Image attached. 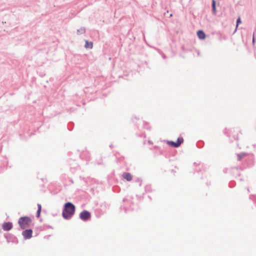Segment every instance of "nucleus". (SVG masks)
<instances>
[{"instance_id": "obj_1", "label": "nucleus", "mask_w": 256, "mask_h": 256, "mask_svg": "<svg viewBox=\"0 0 256 256\" xmlns=\"http://www.w3.org/2000/svg\"><path fill=\"white\" fill-rule=\"evenodd\" d=\"M74 206L70 202H67L64 205V208L62 212V216L64 218L68 219L74 214Z\"/></svg>"}, {"instance_id": "obj_2", "label": "nucleus", "mask_w": 256, "mask_h": 256, "mask_svg": "<svg viewBox=\"0 0 256 256\" xmlns=\"http://www.w3.org/2000/svg\"><path fill=\"white\" fill-rule=\"evenodd\" d=\"M18 222L20 227L22 229H24L30 226L32 223V220L29 217L23 216L20 218Z\"/></svg>"}, {"instance_id": "obj_3", "label": "nucleus", "mask_w": 256, "mask_h": 256, "mask_svg": "<svg viewBox=\"0 0 256 256\" xmlns=\"http://www.w3.org/2000/svg\"><path fill=\"white\" fill-rule=\"evenodd\" d=\"M184 142V139L182 137H179L176 142L173 141L168 142V144L174 148H178Z\"/></svg>"}, {"instance_id": "obj_4", "label": "nucleus", "mask_w": 256, "mask_h": 256, "mask_svg": "<svg viewBox=\"0 0 256 256\" xmlns=\"http://www.w3.org/2000/svg\"><path fill=\"white\" fill-rule=\"evenodd\" d=\"M91 214L87 210H84L80 212V218L81 220L86 221L90 218Z\"/></svg>"}, {"instance_id": "obj_5", "label": "nucleus", "mask_w": 256, "mask_h": 256, "mask_svg": "<svg viewBox=\"0 0 256 256\" xmlns=\"http://www.w3.org/2000/svg\"><path fill=\"white\" fill-rule=\"evenodd\" d=\"M32 230L31 229H28L24 230L22 234L26 239H29L32 238Z\"/></svg>"}, {"instance_id": "obj_6", "label": "nucleus", "mask_w": 256, "mask_h": 256, "mask_svg": "<svg viewBox=\"0 0 256 256\" xmlns=\"http://www.w3.org/2000/svg\"><path fill=\"white\" fill-rule=\"evenodd\" d=\"M2 227L4 230H9L12 228V224L10 222H4L2 224Z\"/></svg>"}, {"instance_id": "obj_7", "label": "nucleus", "mask_w": 256, "mask_h": 256, "mask_svg": "<svg viewBox=\"0 0 256 256\" xmlns=\"http://www.w3.org/2000/svg\"><path fill=\"white\" fill-rule=\"evenodd\" d=\"M197 36L200 40H204L206 38L204 32L202 30H199L197 32Z\"/></svg>"}, {"instance_id": "obj_8", "label": "nucleus", "mask_w": 256, "mask_h": 256, "mask_svg": "<svg viewBox=\"0 0 256 256\" xmlns=\"http://www.w3.org/2000/svg\"><path fill=\"white\" fill-rule=\"evenodd\" d=\"M122 176L124 178L126 179L128 181H130L132 176L130 173L128 172H124L122 174Z\"/></svg>"}, {"instance_id": "obj_9", "label": "nucleus", "mask_w": 256, "mask_h": 256, "mask_svg": "<svg viewBox=\"0 0 256 256\" xmlns=\"http://www.w3.org/2000/svg\"><path fill=\"white\" fill-rule=\"evenodd\" d=\"M93 44L92 42H88V40L86 41L85 48H92Z\"/></svg>"}, {"instance_id": "obj_10", "label": "nucleus", "mask_w": 256, "mask_h": 256, "mask_svg": "<svg viewBox=\"0 0 256 256\" xmlns=\"http://www.w3.org/2000/svg\"><path fill=\"white\" fill-rule=\"evenodd\" d=\"M38 210L36 212V216L38 217H39L40 216V212H41V210H42L41 205L40 204H38Z\"/></svg>"}, {"instance_id": "obj_11", "label": "nucleus", "mask_w": 256, "mask_h": 256, "mask_svg": "<svg viewBox=\"0 0 256 256\" xmlns=\"http://www.w3.org/2000/svg\"><path fill=\"white\" fill-rule=\"evenodd\" d=\"M212 10H213L214 12L215 13L216 12V2L214 0H212Z\"/></svg>"}, {"instance_id": "obj_12", "label": "nucleus", "mask_w": 256, "mask_h": 256, "mask_svg": "<svg viewBox=\"0 0 256 256\" xmlns=\"http://www.w3.org/2000/svg\"><path fill=\"white\" fill-rule=\"evenodd\" d=\"M242 22H241V20H240V18H238L237 20V22H236V28L238 26V25L240 24H241Z\"/></svg>"}]
</instances>
